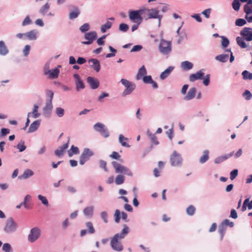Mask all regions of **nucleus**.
I'll list each match as a JSON object with an SVG mask.
<instances>
[{
  "label": "nucleus",
  "mask_w": 252,
  "mask_h": 252,
  "mask_svg": "<svg viewBox=\"0 0 252 252\" xmlns=\"http://www.w3.org/2000/svg\"><path fill=\"white\" fill-rule=\"evenodd\" d=\"M129 232V227L126 224H124L123 229L121 232L115 234L111 240L110 245L113 250L117 252H121L123 250L124 247L120 241L125 238Z\"/></svg>",
  "instance_id": "f257e3e1"
},
{
  "label": "nucleus",
  "mask_w": 252,
  "mask_h": 252,
  "mask_svg": "<svg viewBox=\"0 0 252 252\" xmlns=\"http://www.w3.org/2000/svg\"><path fill=\"white\" fill-rule=\"evenodd\" d=\"M111 164L116 173L123 175H126L130 177L133 176L132 172L127 167L123 165L116 161H112Z\"/></svg>",
  "instance_id": "f03ea898"
},
{
  "label": "nucleus",
  "mask_w": 252,
  "mask_h": 252,
  "mask_svg": "<svg viewBox=\"0 0 252 252\" xmlns=\"http://www.w3.org/2000/svg\"><path fill=\"white\" fill-rule=\"evenodd\" d=\"M158 50L162 55H169L172 51L171 41H167L163 38L160 39L158 45Z\"/></svg>",
  "instance_id": "7ed1b4c3"
},
{
  "label": "nucleus",
  "mask_w": 252,
  "mask_h": 252,
  "mask_svg": "<svg viewBox=\"0 0 252 252\" xmlns=\"http://www.w3.org/2000/svg\"><path fill=\"white\" fill-rule=\"evenodd\" d=\"M120 82L126 88L122 93V96L123 97H126V96L130 94L136 88V85L134 83L130 82L126 79H121Z\"/></svg>",
  "instance_id": "20e7f679"
},
{
  "label": "nucleus",
  "mask_w": 252,
  "mask_h": 252,
  "mask_svg": "<svg viewBox=\"0 0 252 252\" xmlns=\"http://www.w3.org/2000/svg\"><path fill=\"white\" fill-rule=\"evenodd\" d=\"M18 228V224L12 217L8 218L6 220L3 231L7 234L15 232Z\"/></svg>",
  "instance_id": "39448f33"
},
{
  "label": "nucleus",
  "mask_w": 252,
  "mask_h": 252,
  "mask_svg": "<svg viewBox=\"0 0 252 252\" xmlns=\"http://www.w3.org/2000/svg\"><path fill=\"white\" fill-rule=\"evenodd\" d=\"M170 162L172 166L180 167L182 165L183 158L180 154L174 151L170 157Z\"/></svg>",
  "instance_id": "423d86ee"
},
{
  "label": "nucleus",
  "mask_w": 252,
  "mask_h": 252,
  "mask_svg": "<svg viewBox=\"0 0 252 252\" xmlns=\"http://www.w3.org/2000/svg\"><path fill=\"white\" fill-rule=\"evenodd\" d=\"M94 152L89 148L84 149L79 158V163L80 165H84L85 162L88 161L90 158L94 156Z\"/></svg>",
  "instance_id": "0eeeda50"
},
{
  "label": "nucleus",
  "mask_w": 252,
  "mask_h": 252,
  "mask_svg": "<svg viewBox=\"0 0 252 252\" xmlns=\"http://www.w3.org/2000/svg\"><path fill=\"white\" fill-rule=\"evenodd\" d=\"M140 9L131 10L129 12V19L133 23L140 24L142 22V17Z\"/></svg>",
  "instance_id": "6e6552de"
},
{
  "label": "nucleus",
  "mask_w": 252,
  "mask_h": 252,
  "mask_svg": "<svg viewBox=\"0 0 252 252\" xmlns=\"http://www.w3.org/2000/svg\"><path fill=\"white\" fill-rule=\"evenodd\" d=\"M97 37V33L95 31L86 32L84 34V38L87 41H83L82 43L84 45L91 44L96 39Z\"/></svg>",
  "instance_id": "1a4fd4ad"
},
{
  "label": "nucleus",
  "mask_w": 252,
  "mask_h": 252,
  "mask_svg": "<svg viewBox=\"0 0 252 252\" xmlns=\"http://www.w3.org/2000/svg\"><path fill=\"white\" fill-rule=\"evenodd\" d=\"M40 230L37 227L31 229L30 233L28 236V240L31 243L35 242L40 236Z\"/></svg>",
  "instance_id": "9d476101"
},
{
  "label": "nucleus",
  "mask_w": 252,
  "mask_h": 252,
  "mask_svg": "<svg viewBox=\"0 0 252 252\" xmlns=\"http://www.w3.org/2000/svg\"><path fill=\"white\" fill-rule=\"evenodd\" d=\"M240 35L248 41H252V28L245 27L240 33Z\"/></svg>",
  "instance_id": "9b49d317"
},
{
  "label": "nucleus",
  "mask_w": 252,
  "mask_h": 252,
  "mask_svg": "<svg viewBox=\"0 0 252 252\" xmlns=\"http://www.w3.org/2000/svg\"><path fill=\"white\" fill-rule=\"evenodd\" d=\"M150 19H157L158 21V26H160L162 15L159 14V10L158 8L150 9L149 13Z\"/></svg>",
  "instance_id": "f8f14e48"
},
{
  "label": "nucleus",
  "mask_w": 252,
  "mask_h": 252,
  "mask_svg": "<svg viewBox=\"0 0 252 252\" xmlns=\"http://www.w3.org/2000/svg\"><path fill=\"white\" fill-rule=\"evenodd\" d=\"M73 77L75 79L76 91L79 92L80 90L85 89V85L83 81L81 80L80 76L78 74H74Z\"/></svg>",
  "instance_id": "ddd939ff"
},
{
  "label": "nucleus",
  "mask_w": 252,
  "mask_h": 252,
  "mask_svg": "<svg viewBox=\"0 0 252 252\" xmlns=\"http://www.w3.org/2000/svg\"><path fill=\"white\" fill-rule=\"evenodd\" d=\"M47 64H45L44 67V73L45 75H49V77L51 79H55L59 76L60 70L58 68H55L53 70H46Z\"/></svg>",
  "instance_id": "4468645a"
},
{
  "label": "nucleus",
  "mask_w": 252,
  "mask_h": 252,
  "mask_svg": "<svg viewBox=\"0 0 252 252\" xmlns=\"http://www.w3.org/2000/svg\"><path fill=\"white\" fill-rule=\"evenodd\" d=\"M204 69H202L197 71L195 73L191 74L189 77V80L190 82H193L197 80L203 79L204 73L203 71Z\"/></svg>",
  "instance_id": "2eb2a0df"
},
{
  "label": "nucleus",
  "mask_w": 252,
  "mask_h": 252,
  "mask_svg": "<svg viewBox=\"0 0 252 252\" xmlns=\"http://www.w3.org/2000/svg\"><path fill=\"white\" fill-rule=\"evenodd\" d=\"M87 82L89 84L90 88L93 90L96 89L99 86V82L98 80L94 77H88L87 78Z\"/></svg>",
  "instance_id": "dca6fc26"
},
{
  "label": "nucleus",
  "mask_w": 252,
  "mask_h": 252,
  "mask_svg": "<svg viewBox=\"0 0 252 252\" xmlns=\"http://www.w3.org/2000/svg\"><path fill=\"white\" fill-rule=\"evenodd\" d=\"M90 67L94 69L96 72H98L100 69L99 61L96 59H90L88 60Z\"/></svg>",
  "instance_id": "f3484780"
},
{
  "label": "nucleus",
  "mask_w": 252,
  "mask_h": 252,
  "mask_svg": "<svg viewBox=\"0 0 252 252\" xmlns=\"http://www.w3.org/2000/svg\"><path fill=\"white\" fill-rule=\"evenodd\" d=\"M69 141L70 138L68 137L67 142L65 144H64L63 145L60 146L59 149H57L55 151V155L56 156L60 157L63 155V153L65 149H66L68 147Z\"/></svg>",
  "instance_id": "a211bd4d"
},
{
  "label": "nucleus",
  "mask_w": 252,
  "mask_h": 252,
  "mask_svg": "<svg viewBox=\"0 0 252 252\" xmlns=\"http://www.w3.org/2000/svg\"><path fill=\"white\" fill-rule=\"evenodd\" d=\"M53 109L52 102L47 101L45 106L43 108V115L46 117L50 116L51 112Z\"/></svg>",
  "instance_id": "6ab92c4d"
},
{
  "label": "nucleus",
  "mask_w": 252,
  "mask_h": 252,
  "mask_svg": "<svg viewBox=\"0 0 252 252\" xmlns=\"http://www.w3.org/2000/svg\"><path fill=\"white\" fill-rule=\"evenodd\" d=\"M196 93V89L195 87H192L189 89L187 94L184 97V99L185 100H190L194 98Z\"/></svg>",
  "instance_id": "aec40b11"
},
{
  "label": "nucleus",
  "mask_w": 252,
  "mask_h": 252,
  "mask_svg": "<svg viewBox=\"0 0 252 252\" xmlns=\"http://www.w3.org/2000/svg\"><path fill=\"white\" fill-rule=\"evenodd\" d=\"M233 154H234V151H232L229 154L225 155L224 156H221L217 157L214 160V162L216 164L220 163L222 162L223 161H224V160H225L226 159L231 157L233 155Z\"/></svg>",
  "instance_id": "412c9836"
},
{
  "label": "nucleus",
  "mask_w": 252,
  "mask_h": 252,
  "mask_svg": "<svg viewBox=\"0 0 252 252\" xmlns=\"http://www.w3.org/2000/svg\"><path fill=\"white\" fill-rule=\"evenodd\" d=\"M51 4L47 2L43 4L38 10V12L43 16H46L47 13L49 11Z\"/></svg>",
  "instance_id": "4be33fe9"
},
{
  "label": "nucleus",
  "mask_w": 252,
  "mask_h": 252,
  "mask_svg": "<svg viewBox=\"0 0 252 252\" xmlns=\"http://www.w3.org/2000/svg\"><path fill=\"white\" fill-rule=\"evenodd\" d=\"M174 69V67L172 66H169L164 71L161 73L160 75V79L163 80L168 77Z\"/></svg>",
  "instance_id": "5701e85b"
},
{
  "label": "nucleus",
  "mask_w": 252,
  "mask_h": 252,
  "mask_svg": "<svg viewBox=\"0 0 252 252\" xmlns=\"http://www.w3.org/2000/svg\"><path fill=\"white\" fill-rule=\"evenodd\" d=\"M9 53V50L5 45V42L2 41H0V55L6 56Z\"/></svg>",
  "instance_id": "b1692460"
},
{
  "label": "nucleus",
  "mask_w": 252,
  "mask_h": 252,
  "mask_svg": "<svg viewBox=\"0 0 252 252\" xmlns=\"http://www.w3.org/2000/svg\"><path fill=\"white\" fill-rule=\"evenodd\" d=\"M94 207L90 206L85 208L83 210V214L86 217L91 218L93 217Z\"/></svg>",
  "instance_id": "393cba45"
},
{
  "label": "nucleus",
  "mask_w": 252,
  "mask_h": 252,
  "mask_svg": "<svg viewBox=\"0 0 252 252\" xmlns=\"http://www.w3.org/2000/svg\"><path fill=\"white\" fill-rule=\"evenodd\" d=\"M40 124V120H37L32 123L29 128L28 132L31 133L36 131L39 127Z\"/></svg>",
  "instance_id": "a878e982"
},
{
  "label": "nucleus",
  "mask_w": 252,
  "mask_h": 252,
  "mask_svg": "<svg viewBox=\"0 0 252 252\" xmlns=\"http://www.w3.org/2000/svg\"><path fill=\"white\" fill-rule=\"evenodd\" d=\"M37 31L34 30L26 32V39L30 40H35L37 39Z\"/></svg>",
  "instance_id": "bb28decb"
},
{
  "label": "nucleus",
  "mask_w": 252,
  "mask_h": 252,
  "mask_svg": "<svg viewBox=\"0 0 252 252\" xmlns=\"http://www.w3.org/2000/svg\"><path fill=\"white\" fill-rule=\"evenodd\" d=\"M38 108L39 107L37 105L34 104L33 105L32 111V112H29L27 116H28V117H30L31 115H32V117L34 119L38 118L40 115V114L38 112Z\"/></svg>",
  "instance_id": "cd10ccee"
},
{
  "label": "nucleus",
  "mask_w": 252,
  "mask_h": 252,
  "mask_svg": "<svg viewBox=\"0 0 252 252\" xmlns=\"http://www.w3.org/2000/svg\"><path fill=\"white\" fill-rule=\"evenodd\" d=\"M209 151L208 150H204L203 152V155L200 157L199 159V162L201 164H203L206 162L209 158Z\"/></svg>",
  "instance_id": "c85d7f7f"
},
{
  "label": "nucleus",
  "mask_w": 252,
  "mask_h": 252,
  "mask_svg": "<svg viewBox=\"0 0 252 252\" xmlns=\"http://www.w3.org/2000/svg\"><path fill=\"white\" fill-rule=\"evenodd\" d=\"M34 174L33 172L29 169H26L23 174L18 177L19 179H27L30 177L32 176Z\"/></svg>",
  "instance_id": "c756f323"
},
{
  "label": "nucleus",
  "mask_w": 252,
  "mask_h": 252,
  "mask_svg": "<svg viewBox=\"0 0 252 252\" xmlns=\"http://www.w3.org/2000/svg\"><path fill=\"white\" fill-rule=\"evenodd\" d=\"M73 9L74 11L70 12L69 14V19L70 20L77 18L80 13V10L77 6H74Z\"/></svg>",
  "instance_id": "7c9ffc66"
},
{
  "label": "nucleus",
  "mask_w": 252,
  "mask_h": 252,
  "mask_svg": "<svg viewBox=\"0 0 252 252\" xmlns=\"http://www.w3.org/2000/svg\"><path fill=\"white\" fill-rule=\"evenodd\" d=\"M147 72L144 65H142L138 70V73L136 75V79L139 80L142 77L146 76Z\"/></svg>",
  "instance_id": "2f4dec72"
},
{
  "label": "nucleus",
  "mask_w": 252,
  "mask_h": 252,
  "mask_svg": "<svg viewBox=\"0 0 252 252\" xmlns=\"http://www.w3.org/2000/svg\"><path fill=\"white\" fill-rule=\"evenodd\" d=\"M79 149L77 147L72 145L70 149L68 150L67 154L69 157H71L74 155L79 154Z\"/></svg>",
  "instance_id": "473e14b6"
},
{
  "label": "nucleus",
  "mask_w": 252,
  "mask_h": 252,
  "mask_svg": "<svg viewBox=\"0 0 252 252\" xmlns=\"http://www.w3.org/2000/svg\"><path fill=\"white\" fill-rule=\"evenodd\" d=\"M181 66L184 70H189L192 68L193 65L189 61H184L181 63Z\"/></svg>",
  "instance_id": "72a5a7b5"
},
{
  "label": "nucleus",
  "mask_w": 252,
  "mask_h": 252,
  "mask_svg": "<svg viewBox=\"0 0 252 252\" xmlns=\"http://www.w3.org/2000/svg\"><path fill=\"white\" fill-rule=\"evenodd\" d=\"M229 59V56L227 54H220L215 57L216 60L221 63H226Z\"/></svg>",
  "instance_id": "f704fd0d"
},
{
  "label": "nucleus",
  "mask_w": 252,
  "mask_h": 252,
  "mask_svg": "<svg viewBox=\"0 0 252 252\" xmlns=\"http://www.w3.org/2000/svg\"><path fill=\"white\" fill-rule=\"evenodd\" d=\"M31 199L32 196L30 194H27L24 197V201L21 202L26 209H29L30 208V204L29 203V202Z\"/></svg>",
  "instance_id": "c9c22d12"
},
{
  "label": "nucleus",
  "mask_w": 252,
  "mask_h": 252,
  "mask_svg": "<svg viewBox=\"0 0 252 252\" xmlns=\"http://www.w3.org/2000/svg\"><path fill=\"white\" fill-rule=\"evenodd\" d=\"M127 141L128 139L125 137L123 134H120L119 136V142L121 144L123 147L129 148L130 145L128 144L126 142L124 141V140Z\"/></svg>",
  "instance_id": "e433bc0d"
},
{
  "label": "nucleus",
  "mask_w": 252,
  "mask_h": 252,
  "mask_svg": "<svg viewBox=\"0 0 252 252\" xmlns=\"http://www.w3.org/2000/svg\"><path fill=\"white\" fill-rule=\"evenodd\" d=\"M237 44L241 48H245L247 47V45L245 42V38L242 37L238 36L236 38Z\"/></svg>",
  "instance_id": "4c0bfd02"
},
{
  "label": "nucleus",
  "mask_w": 252,
  "mask_h": 252,
  "mask_svg": "<svg viewBox=\"0 0 252 252\" xmlns=\"http://www.w3.org/2000/svg\"><path fill=\"white\" fill-rule=\"evenodd\" d=\"M112 26V23L107 21L105 24L102 25L100 28V31L102 33L105 32L107 30L110 29Z\"/></svg>",
  "instance_id": "58836bf2"
},
{
  "label": "nucleus",
  "mask_w": 252,
  "mask_h": 252,
  "mask_svg": "<svg viewBox=\"0 0 252 252\" xmlns=\"http://www.w3.org/2000/svg\"><path fill=\"white\" fill-rule=\"evenodd\" d=\"M140 11H141L140 13H141V17H142V20L143 19H149V13L150 12V9L148 8H143L140 9Z\"/></svg>",
  "instance_id": "ea45409f"
},
{
  "label": "nucleus",
  "mask_w": 252,
  "mask_h": 252,
  "mask_svg": "<svg viewBox=\"0 0 252 252\" xmlns=\"http://www.w3.org/2000/svg\"><path fill=\"white\" fill-rule=\"evenodd\" d=\"M93 128L95 131L100 133L105 126L103 124L98 122L94 125Z\"/></svg>",
  "instance_id": "a19ab883"
},
{
  "label": "nucleus",
  "mask_w": 252,
  "mask_h": 252,
  "mask_svg": "<svg viewBox=\"0 0 252 252\" xmlns=\"http://www.w3.org/2000/svg\"><path fill=\"white\" fill-rule=\"evenodd\" d=\"M125 178L123 175L119 174L115 178V182L116 185H120L123 184L125 182Z\"/></svg>",
  "instance_id": "79ce46f5"
},
{
  "label": "nucleus",
  "mask_w": 252,
  "mask_h": 252,
  "mask_svg": "<svg viewBox=\"0 0 252 252\" xmlns=\"http://www.w3.org/2000/svg\"><path fill=\"white\" fill-rule=\"evenodd\" d=\"M226 230V227L223 225L222 224H220L219 227L218 231L220 234V240H222L223 238L224 234L225 233Z\"/></svg>",
  "instance_id": "37998d69"
},
{
  "label": "nucleus",
  "mask_w": 252,
  "mask_h": 252,
  "mask_svg": "<svg viewBox=\"0 0 252 252\" xmlns=\"http://www.w3.org/2000/svg\"><path fill=\"white\" fill-rule=\"evenodd\" d=\"M15 147L18 149L20 152L24 151L26 149V146L25 145V141L24 140H21Z\"/></svg>",
  "instance_id": "c03bdc74"
},
{
  "label": "nucleus",
  "mask_w": 252,
  "mask_h": 252,
  "mask_svg": "<svg viewBox=\"0 0 252 252\" xmlns=\"http://www.w3.org/2000/svg\"><path fill=\"white\" fill-rule=\"evenodd\" d=\"M2 250L4 252H13V249L9 243H4L2 245Z\"/></svg>",
  "instance_id": "a18cd8bd"
},
{
  "label": "nucleus",
  "mask_w": 252,
  "mask_h": 252,
  "mask_svg": "<svg viewBox=\"0 0 252 252\" xmlns=\"http://www.w3.org/2000/svg\"><path fill=\"white\" fill-rule=\"evenodd\" d=\"M86 226L88 228V233L90 234H94L95 232V229L93 226L92 223L90 221L86 223Z\"/></svg>",
  "instance_id": "49530a36"
},
{
  "label": "nucleus",
  "mask_w": 252,
  "mask_h": 252,
  "mask_svg": "<svg viewBox=\"0 0 252 252\" xmlns=\"http://www.w3.org/2000/svg\"><path fill=\"white\" fill-rule=\"evenodd\" d=\"M242 75L244 80H252V73H250L247 70L243 71Z\"/></svg>",
  "instance_id": "de8ad7c7"
},
{
  "label": "nucleus",
  "mask_w": 252,
  "mask_h": 252,
  "mask_svg": "<svg viewBox=\"0 0 252 252\" xmlns=\"http://www.w3.org/2000/svg\"><path fill=\"white\" fill-rule=\"evenodd\" d=\"M64 110L62 107H57L55 110V113L59 118L63 117L64 115Z\"/></svg>",
  "instance_id": "09e8293b"
},
{
  "label": "nucleus",
  "mask_w": 252,
  "mask_h": 252,
  "mask_svg": "<svg viewBox=\"0 0 252 252\" xmlns=\"http://www.w3.org/2000/svg\"><path fill=\"white\" fill-rule=\"evenodd\" d=\"M45 94L47 97H49L48 99H47V101L52 102V100L54 96V92L50 90H47L45 91Z\"/></svg>",
  "instance_id": "8fccbe9b"
},
{
  "label": "nucleus",
  "mask_w": 252,
  "mask_h": 252,
  "mask_svg": "<svg viewBox=\"0 0 252 252\" xmlns=\"http://www.w3.org/2000/svg\"><path fill=\"white\" fill-rule=\"evenodd\" d=\"M121 212L119 210L117 209L115 211V213L114 214V220L115 222L119 223L121 219Z\"/></svg>",
  "instance_id": "3c124183"
},
{
  "label": "nucleus",
  "mask_w": 252,
  "mask_h": 252,
  "mask_svg": "<svg viewBox=\"0 0 252 252\" xmlns=\"http://www.w3.org/2000/svg\"><path fill=\"white\" fill-rule=\"evenodd\" d=\"M195 211V208L193 205H189L186 210L187 214L189 216H192L194 215Z\"/></svg>",
  "instance_id": "603ef678"
},
{
  "label": "nucleus",
  "mask_w": 252,
  "mask_h": 252,
  "mask_svg": "<svg viewBox=\"0 0 252 252\" xmlns=\"http://www.w3.org/2000/svg\"><path fill=\"white\" fill-rule=\"evenodd\" d=\"M221 46H222L223 48L227 47L230 43L229 39L227 38H226L223 36H221Z\"/></svg>",
  "instance_id": "864d4df0"
},
{
  "label": "nucleus",
  "mask_w": 252,
  "mask_h": 252,
  "mask_svg": "<svg viewBox=\"0 0 252 252\" xmlns=\"http://www.w3.org/2000/svg\"><path fill=\"white\" fill-rule=\"evenodd\" d=\"M38 199L41 201L42 203L46 206H48L49 205V202L45 196H44L42 195H38L37 196Z\"/></svg>",
  "instance_id": "5fc2aeb1"
},
{
  "label": "nucleus",
  "mask_w": 252,
  "mask_h": 252,
  "mask_svg": "<svg viewBox=\"0 0 252 252\" xmlns=\"http://www.w3.org/2000/svg\"><path fill=\"white\" fill-rule=\"evenodd\" d=\"M90 29V26L88 23H85L79 28V30L82 32H85Z\"/></svg>",
  "instance_id": "6e6d98bb"
},
{
  "label": "nucleus",
  "mask_w": 252,
  "mask_h": 252,
  "mask_svg": "<svg viewBox=\"0 0 252 252\" xmlns=\"http://www.w3.org/2000/svg\"><path fill=\"white\" fill-rule=\"evenodd\" d=\"M232 5L234 10L238 11L240 9L241 4L239 0H234L232 2Z\"/></svg>",
  "instance_id": "4d7b16f0"
},
{
  "label": "nucleus",
  "mask_w": 252,
  "mask_h": 252,
  "mask_svg": "<svg viewBox=\"0 0 252 252\" xmlns=\"http://www.w3.org/2000/svg\"><path fill=\"white\" fill-rule=\"evenodd\" d=\"M247 22L245 19L242 18L237 19L235 21V25L239 27H241L245 25Z\"/></svg>",
  "instance_id": "13d9d810"
},
{
  "label": "nucleus",
  "mask_w": 252,
  "mask_h": 252,
  "mask_svg": "<svg viewBox=\"0 0 252 252\" xmlns=\"http://www.w3.org/2000/svg\"><path fill=\"white\" fill-rule=\"evenodd\" d=\"M32 23V21L30 17L29 16H27L26 18L24 19L22 23V26L23 27H25L27 25H29L31 24Z\"/></svg>",
  "instance_id": "bf43d9fd"
},
{
  "label": "nucleus",
  "mask_w": 252,
  "mask_h": 252,
  "mask_svg": "<svg viewBox=\"0 0 252 252\" xmlns=\"http://www.w3.org/2000/svg\"><path fill=\"white\" fill-rule=\"evenodd\" d=\"M244 11L247 15L252 14V5H245Z\"/></svg>",
  "instance_id": "052dcab7"
},
{
  "label": "nucleus",
  "mask_w": 252,
  "mask_h": 252,
  "mask_svg": "<svg viewBox=\"0 0 252 252\" xmlns=\"http://www.w3.org/2000/svg\"><path fill=\"white\" fill-rule=\"evenodd\" d=\"M128 26L125 23L120 24L119 27V30L122 32H126L128 30Z\"/></svg>",
  "instance_id": "680f3d73"
},
{
  "label": "nucleus",
  "mask_w": 252,
  "mask_h": 252,
  "mask_svg": "<svg viewBox=\"0 0 252 252\" xmlns=\"http://www.w3.org/2000/svg\"><path fill=\"white\" fill-rule=\"evenodd\" d=\"M243 96L246 100H249L252 98V94L249 90H246L243 93Z\"/></svg>",
  "instance_id": "e2e57ef3"
},
{
  "label": "nucleus",
  "mask_w": 252,
  "mask_h": 252,
  "mask_svg": "<svg viewBox=\"0 0 252 252\" xmlns=\"http://www.w3.org/2000/svg\"><path fill=\"white\" fill-rule=\"evenodd\" d=\"M203 83L205 86H208L210 82V75L209 74H207L204 78H203Z\"/></svg>",
  "instance_id": "0e129e2a"
},
{
  "label": "nucleus",
  "mask_w": 252,
  "mask_h": 252,
  "mask_svg": "<svg viewBox=\"0 0 252 252\" xmlns=\"http://www.w3.org/2000/svg\"><path fill=\"white\" fill-rule=\"evenodd\" d=\"M106 164L107 163L105 161L102 159L99 160V165L100 168L103 169L106 172L107 171Z\"/></svg>",
  "instance_id": "69168bd1"
},
{
  "label": "nucleus",
  "mask_w": 252,
  "mask_h": 252,
  "mask_svg": "<svg viewBox=\"0 0 252 252\" xmlns=\"http://www.w3.org/2000/svg\"><path fill=\"white\" fill-rule=\"evenodd\" d=\"M31 46L29 45H26L23 50V53L25 57H27L30 53Z\"/></svg>",
  "instance_id": "338daca9"
},
{
  "label": "nucleus",
  "mask_w": 252,
  "mask_h": 252,
  "mask_svg": "<svg viewBox=\"0 0 252 252\" xmlns=\"http://www.w3.org/2000/svg\"><path fill=\"white\" fill-rule=\"evenodd\" d=\"M153 80L151 75L145 76L143 77V81L146 84H150L151 82H153Z\"/></svg>",
  "instance_id": "774afa93"
}]
</instances>
